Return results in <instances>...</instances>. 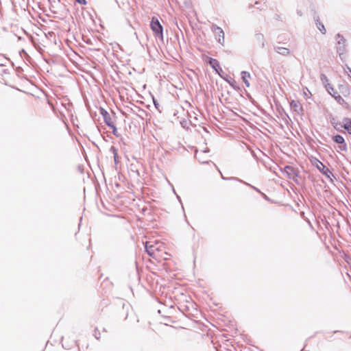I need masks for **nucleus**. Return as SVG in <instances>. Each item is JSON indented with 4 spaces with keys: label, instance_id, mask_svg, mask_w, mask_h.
Masks as SVG:
<instances>
[{
    "label": "nucleus",
    "instance_id": "obj_1",
    "mask_svg": "<svg viewBox=\"0 0 351 351\" xmlns=\"http://www.w3.org/2000/svg\"><path fill=\"white\" fill-rule=\"evenodd\" d=\"M147 254L158 262L169 259L170 254L166 252L164 243L158 241H149L145 243Z\"/></svg>",
    "mask_w": 351,
    "mask_h": 351
},
{
    "label": "nucleus",
    "instance_id": "obj_2",
    "mask_svg": "<svg viewBox=\"0 0 351 351\" xmlns=\"http://www.w3.org/2000/svg\"><path fill=\"white\" fill-rule=\"evenodd\" d=\"M150 26L152 30L156 36L162 38V26L157 18L152 17Z\"/></svg>",
    "mask_w": 351,
    "mask_h": 351
},
{
    "label": "nucleus",
    "instance_id": "obj_3",
    "mask_svg": "<svg viewBox=\"0 0 351 351\" xmlns=\"http://www.w3.org/2000/svg\"><path fill=\"white\" fill-rule=\"evenodd\" d=\"M212 30L215 33V35L217 39L218 40V42L221 45H223L224 44V32H223V29L221 27H217V25H213Z\"/></svg>",
    "mask_w": 351,
    "mask_h": 351
},
{
    "label": "nucleus",
    "instance_id": "obj_4",
    "mask_svg": "<svg viewBox=\"0 0 351 351\" xmlns=\"http://www.w3.org/2000/svg\"><path fill=\"white\" fill-rule=\"evenodd\" d=\"M310 161L312 163V165L315 166L324 174L326 175L327 171H329L328 169L326 168L325 165L318 159L314 157H311L310 158Z\"/></svg>",
    "mask_w": 351,
    "mask_h": 351
},
{
    "label": "nucleus",
    "instance_id": "obj_5",
    "mask_svg": "<svg viewBox=\"0 0 351 351\" xmlns=\"http://www.w3.org/2000/svg\"><path fill=\"white\" fill-rule=\"evenodd\" d=\"M333 140L339 144H341L339 146V149L342 151H346L347 149L346 145L344 144V138L341 135H336L333 137Z\"/></svg>",
    "mask_w": 351,
    "mask_h": 351
},
{
    "label": "nucleus",
    "instance_id": "obj_6",
    "mask_svg": "<svg viewBox=\"0 0 351 351\" xmlns=\"http://www.w3.org/2000/svg\"><path fill=\"white\" fill-rule=\"evenodd\" d=\"M209 64L217 73L220 74V71H221L222 70L220 67L218 60H217L216 59L210 58Z\"/></svg>",
    "mask_w": 351,
    "mask_h": 351
},
{
    "label": "nucleus",
    "instance_id": "obj_7",
    "mask_svg": "<svg viewBox=\"0 0 351 351\" xmlns=\"http://www.w3.org/2000/svg\"><path fill=\"white\" fill-rule=\"evenodd\" d=\"M290 105L291 108L298 113H300L302 111V106L298 101L293 100L291 101Z\"/></svg>",
    "mask_w": 351,
    "mask_h": 351
},
{
    "label": "nucleus",
    "instance_id": "obj_8",
    "mask_svg": "<svg viewBox=\"0 0 351 351\" xmlns=\"http://www.w3.org/2000/svg\"><path fill=\"white\" fill-rule=\"evenodd\" d=\"M276 51L283 56H287L290 53L289 49L285 47H278L276 48Z\"/></svg>",
    "mask_w": 351,
    "mask_h": 351
},
{
    "label": "nucleus",
    "instance_id": "obj_9",
    "mask_svg": "<svg viewBox=\"0 0 351 351\" xmlns=\"http://www.w3.org/2000/svg\"><path fill=\"white\" fill-rule=\"evenodd\" d=\"M241 74H242V79H243V82H245V84H246L247 86H249L250 83H249L247 79L250 77V73L247 72H245V71H243Z\"/></svg>",
    "mask_w": 351,
    "mask_h": 351
},
{
    "label": "nucleus",
    "instance_id": "obj_10",
    "mask_svg": "<svg viewBox=\"0 0 351 351\" xmlns=\"http://www.w3.org/2000/svg\"><path fill=\"white\" fill-rule=\"evenodd\" d=\"M343 126L344 128L347 130L350 134H351V121L349 119H346L343 121Z\"/></svg>",
    "mask_w": 351,
    "mask_h": 351
},
{
    "label": "nucleus",
    "instance_id": "obj_11",
    "mask_svg": "<svg viewBox=\"0 0 351 351\" xmlns=\"http://www.w3.org/2000/svg\"><path fill=\"white\" fill-rule=\"evenodd\" d=\"M316 25H317V27L319 29V30L322 34H324L326 33V28H325L324 24L317 20V22H316Z\"/></svg>",
    "mask_w": 351,
    "mask_h": 351
},
{
    "label": "nucleus",
    "instance_id": "obj_12",
    "mask_svg": "<svg viewBox=\"0 0 351 351\" xmlns=\"http://www.w3.org/2000/svg\"><path fill=\"white\" fill-rule=\"evenodd\" d=\"M78 3L81 5H86V0H75Z\"/></svg>",
    "mask_w": 351,
    "mask_h": 351
},
{
    "label": "nucleus",
    "instance_id": "obj_13",
    "mask_svg": "<svg viewBox=\"0 0 351 351\" xmlns=\"http://www.w3.org/2000/svg\"><path fill=\"white\" fill-rule=\"evenodd\" d=\"M291 169H292V168H291V167H285V169H290V170H291Z\"/></svg>",
    "mask_w": 351,
    "mask_h": 351
},
{
    "label": "nucleus",
    "instance_id": "obj_14",
    "mask_svg": "<svg viewBox=\"0 0 351 351\" xmlns=\"http://www.w3.org/2000/svg\"><path fill=\"white\" fill-rule=\"evenodd\" d=\"M154 102V106L158 108V104H156V103L155 101Z\"/></svg>",
    "mask_w": 351,
    "mask_h": 351
},
{
    "label": "nucleus",
    "instance_id": "obj_15",
    "mask_svg": "<svg viewBox=\"0 0 351 351\" xmlns=\"http://www.w3.org/2000/svg\"><path fill=\"white\" fill-rule=\"evenodd\" d=\"M154 102V106L158 108V104H156V103L155 101Z\"/></svg>",
    "mask_w": 351,
    "mask_h": 351
},
{
    "label": "nucleus",
    "instance_id": "obj_16",
    "mask_svg": "<svg viewBox=\"0 0 351 351\" xmlns=\"http://www.w3.org/2000/svg\"><path fill=\"white\" fill-rule=\"evenodd\" d=\"M195 156H196L197 158H198V151L196 152Z\"/></svg>",
    "mask_w": 351,
    "mask_h": 351
},
{
    "label": "nucleus",
    "instance_id": "obj_17",
    "mask_svg": "<svg viewBox=\"0 0 351 351\" xmlns=\"http://www.w3.org/2000/svg\"><path fill=\"white\" fill-rule=\"evenodd\" d=\"M117 158V153L114 154V159L116 160Z\"/></svg>",
    "mask_w": 351,
    "mask_h": 351
}]
</instances>
